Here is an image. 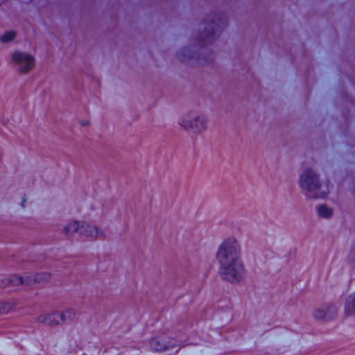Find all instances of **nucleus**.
<instances>
[{"label":"nucleus","instance_id":"1","mask_svg":"<svg viewBox=\"0 0 355 355\" xmlns=\"http://www.w3.org/2000/svg\"><path fill=\"white\" fill-rule=\"evenodd\" d=\"M241 255V244L235 236L225 237L218 247L216 257L220 265L221 275L230 283H239L246 277Z\"/></svg>","mask_w":355,"mask_h":355},{"label":"nucleus","instance_id":"10","mask_svg":"<svg viewBox=\"0 0 355 355\" xmlns=\"http://www.w3.org/2000/svg\"><path fill=\"white\" fill-rule=\"evenodd\" d=\"M221 28L220 21H214L209 27V29L201 36L200 40L202 41L206 40L205 42H211L214 38L216 33Z\"/></svg>","mask_w":355,"mask_h":355},{"label":"nucleus","instance_id":"7","mask_svg":"<svg viewBox=\"0 0 355 355\" xmlns=\"http://www.w3.org/2000/svg\"><path fill=\"white\" fill-rule=\"evenodd\" d=\"M80 234L96 239H101L106 236V232L104 230L85 222L81 223Z\"/></svg>","mask_w":355,"mask_h":355},{"label":"nucleus","instance_id":"3","mask_svg":"<svg viewBox=\"0 0 355 355\" xmlns=\"http://www.w3.org/2000/svg\"><path fill=\"white\" fill-rule=\"evenodd\" d=\"M179 125L194 133H201L208 127V120L205 115L197 112H190L183 115L178 121Z\"/></svg>","mask_w":355,"mask_h":355},{"label":"nucleus","instance_id":"16","mask_svg":"<svg viewBox=\"0 0 355 355\" xmlns=\"http://www.w3.org/2000/svg\"><path fill=\"white\" fill-rule=\"evenodd\" d=\"M16 36L15 32L7 31L4 33L1 37L0 40L3 43L9 42L15 39Z\"/></svg>","mask_w":355,"mask_h":355},{"label":"nucleus","instance_id":"18","mask_svg":"<svg viewBox=\"0 0 355 355\" xmlns=\"http://www.w3.org/2000/svg\"><path fill=\"white\" fill-rule=\"evenodd\" d=\"M197 58V55L195 54L193 55H191V51L190 49H186L183 51V53H182V55L180 56V59L183 61V62H188L189 60L191 58Z\"/></svg>","mask_w":355,"mask_h":355},{"label":"nucleus","instance_id":"20","mask_svg":"<svg viewBox=\"0 0 355 355\" xmlns=\"http://www.w3.org/2000/svg\"><path fill=\"white\" fill-rule=\"evenodd\" d=\"M352 255L353 256V259H354V260L355 261V245H354V249H353V250L352 252Z\"/></svg>","mask_w":355,"mask_h":355},{"label":"nucleus","instance_id":"14","mask_svg":"<svg viewBox=\"0 0 355 355\" xmlns=\"http://www.w3.org/2000/svg\"><path fill=\"white\" fill-rule=\"evenodd\" d=\"M28 277L29 280L32 282V284H33L35 283H39L48 280L50 277V275L46 272H41L36 274L34 277L32 275Z\"/></svg>","mask_w":355,"mask_h":355},{"label":"nucleus","instance_id":"6","mask_svg":"<svg viewBox=\"0 0 355 355\" xmlns=\"http://www.w3.org/2000/svg\"><path fill=\"white\" fill-rule=\"evenodd\" d=\"M338 310V306L336 304L329 303L315 308L312 314L316 320L329 321L336 317Z\"/></svg>","mask_w":355,"mask_h":355},{"label":"nucleus","instance_id":"15","mask_svg":"<svg viewBox=\"0 0 355 355\" xmlns=\"http://www.w3.org/2000/svg\"><path fill=\"white\" fill-rule=\"evenodd\" d=\"M75 315V311L72 309H68L60 313V320L64 322L67 319H72Z\"/></svg>","mask_w":355,"mask_h":355},{"label":"nucleus","instance_id":"2","mask_svg":"<svg viewBox=\"0 0 355 355\" xmlns=\"http://www.w3.org/2000/svg\"><path fill=\"white\" fill-rule=\"evenodd\" d=\"M299 185L310 197L321 198L325 197L329 191L327 184L320 182L318 175L311 167L304 168L300 176Z\"/></svg>","mask_w":355,"mask_h":355},{"label":"nucleus","instance_id":"19","mask_svg":"<svg viewBox=\"0 0 355 355\" xmlns=\"http://www.w3.org/2000/svg\"><path fill=\"white\" fill-rule=\"evenodd\" d=\"M27 200H28V198L26 196H24L21 198V201L20 202V205L22 208H24L26 207V203Z\"/></svg>","mask_w":355,"mask_h":355},{"label":"nucleus","instance_id":"9","mask_svg":"<svg viewBox=\"0 0 355 355\" xmlns=\"http://www.w3.org/2000/svg\"><path fill=\"white\" fill-rule=\"evenodd\" d=\"M60 320V313L51 312L40 315L37 318L38 322L48 325H57L59 324Z\"/></svg>","mask_w":355,"mask_h":355},{"label":"nucleus","instance_id":"11","mask_svg":"<svg viewBox=\"0 0 355 355\" xmlns=\"http://www.w3.org/2000/svg\"><path fill=\"white\" fill-rule=\"evenodd\" d=\"M344 311L347 316L355 315V291L346 297L344 303Z\"/></svg>","mask_w":355,"mask_h":355},{"label":"nucleus","instance_id":"21","mask_svg":"<svg viewBox=\"0 0 355 355\" xmlns=\"http://www.w3.org/2000/svg\"><path fill=\"white\" fill-rule=\"evenodd\" d=\"M189 343H190V344H193V345L196 344V343H192V342H190Z\"/></svg>","mask_w":355,"mask_h":355},{"label":"nucleus","instance_id":"17","mask_svg":"<svg viewBox=\"0 0 355 355\" xmlns=\"http://www.w3.org/2000/svg\"><path fill=\"white\" fill-rule=\"evenodd\" d=\"M14 307V304L9 302H0V314L9 312Z\"/></svg>","mask_w":355,"mask_h":355},{"label":"nucleus","instance_id":"5","mask_svg":"<svg viewBox=\"0 0 355 355\" xmlns=\"http://www.w3.org/2000/svg\"><path fill=\"white\" fill-rule=\"evenodd\" d=\"M12 62L20 73H27L35 67L34 58L24 52L16 51L12 55Z\"/></svg>","mask_w":355,"mask_h":355},{"label":"nucleus","instance_id":"8","mask_svg":"<svg viewBox=\"0 0 355 355\" xmlns=\"http://www.w3.org/2000/svg\"><path fill=\"white\" fill-rule=\"evenodd\" d=\"M5 282L3 283V286H31L32 282L29 280V277L26 276L22 277L18 275H11L4 279Z\"/></svg>","mask_w":355,"mask_h":355},{"label":"nucleus","instance_id":"4","mask_svg":"<svg viewBox=\"0 0 355 355\" xmlns=\"http://www.w3.org/2000/svg\"><path fill=\"white\" fill-rule=\"evenodd\" d=\"M187 344L185 340L180 339L159 337L153 338L150 343V347L154 351L165 352L168 355H173L178 352L182 346Z\"/></svg>","mask_w":355,"mask_h":355},{"label":"nucleus","instance_id":"12","mask_svg":"<svg viewBox=\"0 0 355 355\" xmlns=\"http://www.w3.org/2000/svg\"><path fill=\"white\" fill-rule=\"evenodd\" d=\"M316 212L320 218H330L334 214V209L325 204H320L316 207Z\"/></svg>","mask_w":355,"mask_h":355},{"label":"nucleus","instance_id":"13","mask_svg":"<svg viewBox=\"0 0 355 355\" xmlns=\"http://www.w3.org/2000/svg\"><path fill=\"white\" fill-rule=\"evenodd\" d=\"M81 223L77 220L69 222L63 230V232L66 235H71L79 231L80 232Z\"/></svg>","mask_w":355,"mask_h":355}]
</instances>
